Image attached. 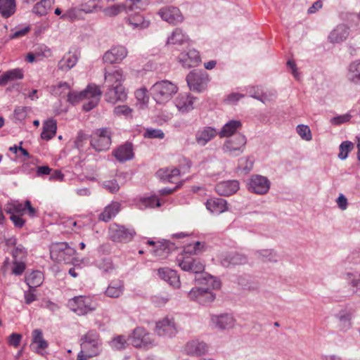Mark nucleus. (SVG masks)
Returning <instances> with one entry per match:
<instances>
[{
  "mask_svg": "<svg viewBox=\"0 0 360 360\" xmlns=\"http://www.w3.org/2000/svg\"><path fill=\"white\" fill-rule=\"evenodd\" d=\"M188 297L198 302L202 305H207L212 303L215 299V294L208 288L202 287L193 288L188 293Z\"/></svg>",
  "mask_w": 360,
  "mask_h": 360,
  "instance_id": "nucleus-11",
  "label": "nucleus"
},
{
  "mask_svg": "<svg viewBox=\"0 0 360 360\" xmlns=\"http://www.w3.org/2000/svg\"><path fill=\"white\" fill-rule=\"evenodd\" d=\"M84 100V94H82V91L79 93L75 91H68V101L72 104H76L80 101Z\"/></svg>",
  "mask_w": 360,
  "mask_h": 360,
  "instance_id": "nucleus-62",
  "label": "nucleus"
},
{
  "mask_svg": "<svg viewBox=\"0 0 360 360\" xmlns=\"http://www.w3.org/2000/svg\"><path fill=\"white\" fill-rule=\"evenodd\" d=\"M188 40L181 29L176 28L167 39V44L181 45Z\"/></svg>",
  "mask_w": 360,
  "mask_h": 360,
  "instance_id": "nucleus-46",
  "label": "nucleus"
},
{
  "mask_svg": "<svg viewBox=\"0 0 360 360\" xmlns=\"http://www.w3.org/2000/svg\"><path fill=\"white\" fill-rule=\"evenodd\" d=\"M179 62L185 68L195 67L200 62L199 52L191 49L186 53H181L179 56Z\"/></svg>",
  "mask_w": 360,
  "mask_h": 360,
  "instance_id": "nucleus-21",
  "label": "nucleus"
},
{
  "mask_svg": "<svg viewBox=\"0 0 360 360\" xmlns=\"http://www.w3.org/2000/svg\"><path fill=\"white\" fill-rule=\"evenodd\" d=\"M80 347L82 352H86L88 357L98 356L102 351V340L96 330H89L80 338Z\"/></svg>",
  "mask_w": 360,
  "mask_h": 360,
  "instance_id": "nucleus-1",
  "label": "nucleus"
},
{
  "mask_svg": "<svg viewBox=\"0 0 360 360\" xmlns=\"http://www.w3.org/2000/svg\"><path fill=\"white\" fill-rule=\"evenodd\" d=\"M158 174L165 180L174 183V179L180 175V171L177 168H167L165 170L160 169Z\"/></svg>",
  "mask_w": 360,
  "mask_h": 360,
  "instance_id": "nucleus-49",
  "label": "nucleus"
},
{
  "mask_svg": "<svg viewBox=\"0 0 360 360\" xmlns=\"http://www.w3.org/2000/svg\"><path fill=\"white\" fill-rule=\"evenodd\" d=\"M111 144V138H100L93 136L91 140V146L97 151H103L109 148Z\"/></svg>",
  "mask_w": 360,
  "mask_h": 360,
  "instance_id": "nucleus-44",
  "label": "nucleus"
},
{
  "mask_svg": "<svg viewBox=\"0 0 360 360\" xmlns=\"http://www.w3.org/2000/svg\"><path fill=\"white\" fill-rule=\"evenodd\" d=\"M68 307L79 316H83L96 309V305L91 298L86 296H76L68 300Z\"/></svg>",
  "mask_w": 360,
  "mask_h": 360,
  "instance_id": "nucleus-5",
  "label": "nucleus"
},
{
  "mask_svg": "<svg viewBox=\"0 0 360 360\" xmlns=\"http://www.w3.org/2000/svg\"><path fill=\"white\" fill-rule=\"evenodd\" d=\"M16 11L15 0H0V14L4 18L13 15Z\"/></svg>",
  "mask_w": 360,
  "mask_h": 360,
  "instance_id": "nucleus-39",
  "label": "nucleus"
},
{
  "mask_svg": "<svg viewBox=\"0 0 360 360\" xmlns=\"http://www.w3.org/2000/svg\"><path fill=\"white\" fill-rule=\"evenodd\" d=\"M5 210L11 214H19L25 212V205L20 202L9 203L6 205Z\"/></svg>",
  "mask_w": 360,
  "mask_h": 360,
  "instance_id": "nucleus-55",
  "label": "nucleus"
},
{
  "mask_svg": "<svg viewBox=\"0 0 360 360\" xmlns=\"http://www.w3.org/2000/svg\"><path fill=\"white\" fill-rule=\"evenodd\" d=\"M127 21L133 28L144 29L149 26L150 22L145 20L144 18L140 15H135L128 18Z\"/></svg>",
  "mask_w": 360,
  "mask_h": 360,
  "instance_id": "nucleus-48",
  "label": "nucleus"
},
{
  "mask_svg": "<svg viewBox=\"0 0 360 360\" xmlns=\"http://www.w3.org/2000/svg\"><path fill=\"white\" fill-rule=\"evenodd\" d=\"M158 274L160 278L168 282L173 287H180V278L176 271L167 268H160L158 270Z\"/></svg>",
  "mask_w": 360,
  "mask_h": 360,
  "instance_id": "nucleus-25",
  "label": "nucleus"
},
{
  "mask_svg": "<svg viewBox=\"0 0 360 360\" xmlns=\"http://www.w3.org/2000/svg\"><path fill=\"white\" fill-rule=\"evenodd\" d=\"M297 132L302 139L306 141H310L312 139L311 130L307 125L299 124L297 127Z\"/></svg>",
  "mask_w": 360,
  "mask_h": 360,
  "instance_id": "nucleus-56",
  "label": "nucleus"
},
{
  "mask_svg": "<svg viewBox=\"0 0 360 360\" xmlns=\"http://www.w3.org/2000/svg\"><path fill=\"white\" fill-rule=\"evenodd\" d=\"M352 115L349 113L334 117L330 120V123L335 125H339L350 120Z\"/></svg>",
  "mask_w": 360,
  "mask_h": 360,
  "instance_id": "nucleus-63",
  "label": "nucleus"
},
{
  "mask_svg": "<svg viewBox=\"0 0 360 360\" xmlns=\"http://www.w3.org/2000/svg\"><path fill=\"white\" fill-rule=\"evenodd\" d=\"M207 209L213 214H221L228 210L226 200L219 198H209L205 203Z\"/></svg>",
  "mask_w": 360,
  "mask_h": 360,
  "instance_id": "nucleus-26",
  "label": "nucleus"
},
{
  "mask_svg": "<svg viewBox=\"0 0 360 360\" xmlns=\"http://www.w3.org/2000/svg\"><path fill=\"white\" fill-rule=\"evenodd\" d=\"M26 268V265L22 260H13L12 274L16 276L21 275Z\"/></svg>",
  "mask_w": 360,
  "mask_h": 360,
  "instance_id": "nucleus-61",
  "label": "nucleus"
},
{
  "mask_svg": "<svg viewBox=\"0 0 360 360\" xmlns=\"http://www.w3.org/2000/svg\"><path fill=\"white\" fill-rule=\"evenodd\" d=\"M44 280V275L40 271H32L29 274H26L25 282L30 288L35 290L36 288L40 286Z\"/></svg>",
  "mask_w": 360,
  "mask_h": 360,
  "instance_id": "nucleus-37",
  "label": "nucleus"
},
{
  "mask_svg": "<svg viewBox=\"0 0 360 360\" xmlns=\"http://www.w3.org/2000/svg\"><path fill=\"white\" fill-rule=\"evenodd\" d=\"M82 94H84V99L88 100L82 106L83 110L87 112L94 108L98 104L102 92L97 85L92 84L88 85L82 91Z\"/></svg>",
  "mask_w": 360,
  "mask_h": 360,
  "instance_id": "nucleus-9",
  "label": "nucleus"
},
{
  "mask_svg": "<svg viewBox=\"0 0 360 360\" xmlns=\"http://www.w3.org/2000/svg\"><path fill=\"white\" fill-rule=\"evenodd\" d=\"M54 0H41L32 8V13L39 16L46 15L51 9Z\"/></svg>",
  "mask_w": 360,
  "mask_h": 360,
  "instance_id": "nucleus-41",
  "label": "nucleus"
},
{
  "mask_svg": "<svg viewBox=\"0 0 360 360\" xmlns=\"http://www.w3.org/2000/svg\"><path fill=\"white\" fill-rule=\"evenodd\" d=\"M57 124L53 119H49L43 124V130L41 134V138L49 141L55 136L56 134Z\"/></svg>",
  "mask_w": 360,
  "mask_h": 360,
  "instance_id": "nucleus-38",
  "label": "nucleus"
},
{
  "mask_svg": "<svg viewBox=\"0 0 360 360\" xmlns=\"http://www.w3.org/2000/svg\"><path fill=\"white\" fill-rule=\"evenodd\" d=\"M12 255L13 260H23L27 256V251L22 245H19L12 251Z\"/></svg>",
  "mask_w": 360,
  "mask_h": 360,
  "instance_id": "nucleus-57",
  "label": "nucleus"
},
{
  "mask_svg": "<svg viewBox=\"0 0 360 360\" xmlns=\"http://www.w3.org/2000/svg\"><path fill=\"white\" fill-rule=\"evenodd\" d=\"M175 105L181 112H187L193 109V98L188 95L180 94L175 100Z\"/></svg>",
  "mask_w": 360,
  "mask_h": 360,
  "instance_id": "nucleus-33",
  "label": "nucleus"
},
{
  "mask_svg": "<svg viewBox=\"0 0 360 360\" xmlns=\"http://www.w3.org/2000/svg\"><path fill=\"white\" fill-rule=\"evenodd\" d=\"M77 56L75 53H68L58 62V67L63 71H68L72 68L77 62Z\"/></svg>",
  "mask_w": 360,
  "mask_h": 360,
  "instance_id": "nucleus-40",
  "label": "nucleus"
},
{
  "mask_svg": "<svg viewBox=\"0 0 360 360\" xmlns=\"http://www.w3.org/2000/svg\"><path fill=\"white\" fill-rule=\"evenodd\" d=\"M349 34V27L345 24H340L330 32L328 39L333 44L340 43L346 40Z\"/></svg>",
  "mask_w": 360,
  "mask_h": 360,
  "instance_id": "nucleus-24",
  "label": "nucleus"
},
{
  "mask_svg": "<svg viewBox=\"0 0 360 360\" xmlns=\"http://www.w3.org/2000/svg\"><path fill=\"white\" fill-rule=\"evenodd\" d=\"M123 11H126L125 3L108 7L103 10V12L107 16H115Z\"/></svg>",
  "mask_w": 360,
  "mask_h": 360,
  "instance_id": "nucleus-54",
  "label": "nucleus"
},
{
  "mask_svg": "<svg viewBox=\"0 0 360 360\" xmlns=\"http://www.w3.org/2000/svg\"><path fill=\"white\" fill-rule=\"evenodd\" d=\"M129 340L130 344L135 347H149L153 345V340L150 334L146 333V330L141 327H138L134 330Z\"/></svg>",
  "mask_w": 360,
  "mask_h": 360,
  "instance_id": "nucleus-12",
  "label": "nucleus"
},
{
  "mask_svg": "<svg viewBox=\"0 0 360 360\" xmlns=\"http://www.w3.org/2000/svg\"><path fill=\"white\" fill-rule=\"evenodd\" d=\"M133 150V145L131 143H126L115 149L112 154L117 161L124 162L133 159L134 156Z\"/></svg>",
  "mask_w": 360,
  "mask_h": 360,
  "instance_id": "nucleus-20",
  "label": "nucleus"
},
{
  "mask_svg": "<svg viewBox=\"0 0 360 360\" xmlns=\"http://www.w3.org/2000/svg\"><path fill=\"white\" fill-rule=\"evenodd\" d=\"M160 18L171 25H177L184 20V16L180 10L174 6H165L158 11Z\"/></svg>",
  "mask_w": 360,
  "mask_h": 360,
  "instance_id": "nucleus-13",
  "label": "nucleus"
},
{
  "mask_svg": "<svg viewBox=\"0 0 360 360\" xmlns=\"http://www.w3.org/2000/svg\"><path fill=\"white\" fill-rule=\"evenodd\" d=\"M76 250L67 243L53 244L50 248V256L52 260L58 263L71 264L75 260Z\"/></svg>",
  "mask_w": 360,
  "mask_h": 360,
  "instance_id": "nucleus-3",
  "label": "nucleus"
},
{
  "mask_svg": "<svg viewBox=\"0 0 360 360\" xmlns=\"http://www.w3.org/2000/svg\"><path fill=\"white\" fill-rule=\"evenodd\" d=\"M218 134L217 130L212 127H205L199 129L195 136L196 143L200 146H205Z\"/></svg>",
  "mask_w": 360,
  "mask_h": 360,
  "instance_id": "nucleus-18",
  "label": "nucleus"
},
{
  "mask_svg": "<svg viewBox=\"0 0 360 360\" xmlns=\"http://www.w3.org/2000/svg\"><path fill=\"white\" fill-rule=\"evenodd\" d=\"M271 182L267 177L254 174L250 176L248 182V189L251 193L259 195L266 194L270 188Z\"/></svg>",
  "mask_w": 360,
  "mask_h": 360,
  "instance_id": "nucleus-8",
  "label": "nucleus"
},
{
  "mask_svg": "<svg viewBox=\"0 0 360 360\" xmlns=\"http://www.w3.org/2000/svg\"><path fill=\"white\" fill-rule=\"evenodd\" d=\"M241 127L240 121L230 120L222 127L221 129L218 132V135L221 138L231 136Z\"/></svg>",
  "mask_w": 360,
  "mask_h": 360,
  "instance_id": "nucleus-36",
  "label": "nucleus"
},
{
  "mask_svg": "<svg viewBox=\"0 0 360 360\" xmlns=\"http://www.w3.org/2000/svg\"><path fill=\"white\" fill-rule=\"evenodd\" d=\"M127 53L124 46H113L104 53L103 60L104 63L109 64L119 63L127 57Z\"/></svg>",
  "mask_w": 360,
  "mask_h": 360,
  "instance_id": "nucleus-15",
  "label": "nucleus"
},
{
  "mask_svg": "<svg viewBox=\"0 0 360 360\" xmlns=\"http://www.w3.org/2000/svg\"><path fill=\"white\" fill-rule=\"evenodd\" d=\"M195 281L198 285H206L205 288H208L209 290L210 289H219L221 287L220 281L207 274H203L199 277H196Z\"/></svg>",
  "mask_w": 360,
  "mask_h": 360,
  "instance_id": "nucleus-32",
  "label": "nucleus"
},
{
  "mask_svg": "<svg viewBox=\"0 0 360 360\" xmlns=\"http://www.w3.org/2000/svg\"><path fill=\"white\" fill-rule=\"evenodd\" d=\"M177 91V86L169 80L157 82L151 88L153 98L160 104L169 101Z\"/></svg>",
  "mask_w": 360,
  "mask_h": 360,
  "instance_id": "nucleus-2",
  "label": "nucleus"
},
{
  "mask_svg": "<svg viewBox=\"0 0 360 360\" xmlns=\"http://www.w3.org/2000/svg\"><path fill=\"white\" fill-rule=\"evenodd\" d=\"M102 185L103 188L112 193H117L120 189V186L116 179L105 181Z\"/></svg>",
  "mask_w": 360,
  "mask_h": 360,
  "instance_id": "nucleus-60",
  "label": "nucleus"
},
{
  "mask_svg": "<svg viewBox=\"0 0 360 360\" xmlns=\"http://www.w3.org/2000/svg\"><path fill=\"white\" fill-rule=\"evenodd\" d=\"M96 265L105 274H111L117 269L110 258H102L96 262Z\"/></svg>",
  "mask_w": 360,
  "mask_h": 360,
  "instance_id": "nucleus-47",
  "label": "nucleus"
},
{
  "mask_svg": "<svg viewBox=\"0 0 360 360\" xmlns=\"http://www.w3.org/2000/svg\"><path fill=\"white\" fill-rule=\"evenodd\" d=\"M70 86L67 82H60L56 86L51 87V92L53 95L58 97H65L68 95Z\"/></svg>",
  "mask_w": 360,
  "mask_h": 360,
  "instance_id": "nucleus-50",
  "label": "nucleus"
},
{
  "mask_svg": "<svg viewBox=\"0 0 360 360\" xmlns=\"http://www.w3.org/2000/svg\"><path fill=\"white\" fill-rule=\"evenodd\" d=\"M132 109L129 106L123 105H117L114 108L113 113L116 116H124L125 118L131 117Z\"/></svg>",
  "mask_w": 360,
  "mask_h": 360,
  "instance_id": "nucleus-52",
  "label": "nucleus"
},
{
  "mask_svg": "<svg viewBox=\"0 0 360 360\" xmlns=\"http://www.w3.org/2000/svg\"><path fill=\"white\" fill-rule=\"evenodd\" d=\"M124 291V283L123 281L117 279L110 281L106 290L105 295L111 298L120 297Z\"/></svg>",
  "mask_w": 360,
  "mask_h": 360,
  "instance_id": "nucleus-27",
  "label": "nucleus"
},
{
  "mask_svg": "<svg viewBox=\"0 0 360 360\" xmlns=\"http://www.w3.org/2000/svg\"><path fill=\"white\" fill-rule=\"evenodd\" d=\"M353 148V143L349 141H343L340 146V153L338 154V158L340 160H345L349 152Z\"/></svg>",
  "mask_w": 360,
  "mask_h": 360,
  "instance_id": "nucleus-53",
  "label": "nucleus"
},
{
  "mask_svg": "<svg viewBox=\"0 0 360 360\" xmlns=\"http://www.w3.org/2000/svg\"><path fill=\"white\" fill-rule=\"evenodd\" d=\"M248 262L247 257L239 252H229L225 255L221 261V264L225 267L231 266L243 265Z\"/></svg>",
  "mask_w": 360,
  "mask_h": 360,
  "instance_id": "nucleus-23",
  "label": "nucleus"
},
{
  "mask_svg": "<svg viewBox=\"0 0 360 360\" xmlns=\"http://www.w3.org/2000/svg\"><path fill=\"white\" fill-rule=\"evenodd\" d=\"M348 81L355 85H360V59L351 63L347 74Z\"/></svg>",
  "mask_w": 360,
  "mask_h": 360,
  "instance_id": "nucleus-30",
  "label": "nucleus"
},
{
  "mask_svg": "<svg viewBox=\"0 0 360 360\" xmlns=\"http://www.w3.org/2000/svg\"><path fill=\"white\" fill-rule=\"evenodd\" d=\"M31 349L40 355H44L45 349L49 347L48 342L44 338L41 329H34L32 333Z\"/></svg>",
  "mask_w": 360,
  "mask_h": 360,
  "instance_id": "nucleus-16",
  "label": "nucleus"
},
{
  "mask_svg": "<svg viewBox=\"0 0 360 360\" xmlns=\"http://www.w3.org/2000/svg\"><path fill=\"white\" fill-rule=\"evenodd\" d=\"M186 82L191 90L202 92L209 82L208 75L205 71L195 70L188 74Z\"/></svg>",
  "mask_w": 360,
  "mask_h": 360,
  "instance_id": "nucleus-7",
  "label": "nucleus"
},
{
  "mask_svg": "<svg viewBox=\"0 0 360 360\" xmlns=\"http://www.w3.org/2000/svg\"><path fill=\"white\" fill-rule=\"evenodd\" d=\"M177 262L180 268L185 271L198 274L205 270V265L198 259L190 256H182L177 259Z\"/></svg>",
  "mask_w": 360,
  "mask_h": 360,
  "instance_id": "nucleus-10",
  "label": "nucleus"
},
{
  "mask_svg": "<svg viewBox=\"0 0 360 360\" xmlns=\"http://www.w3.org/2000/svg\"><path fill=\"white\" fill-rule=\"evenodd\" d=\"M335 317L338 321V326L341 330L347 331L351 328L352 315L349 311H341L335 315Z\"/></svg>",
  "mask_w": 360,
  "mask_h": 360,
  "instance_id": "nucleus-42",
  "label": "nucleus"
},
{
  "mask_svg": "<svg viewBox=\"0 0 360 360\" xmlns=\"http://www.w3.org/2000/svg\"><path fill=\"white\" fill-rule=\"evenodd\" d=\"M247 139L243 134L238 133L233 137L227 139L223 146L222 150L231 157H238L245 150Z\"/></svg>",
  "mask_w": 360,
  "mask_h": 360,
  "instance_id": "nucleus-4",
  "label": "nucleus"
},
{
  "mask_svg": "<svg viewBox=\"0 0 360 360\" xmlns=\"http://www.w3.org/2000/svg\"><path fill=\"white\" fill-rule=\"evenodd\" d=\"M257 258L264 262H276L277 255L276 252L272 249H264L257 250L255 253Z\"/></svg>",
  "mask_w": 360,
  "mask_h": 360,
  "instance_id": "nucleus-45",
  "label": "nucleus"
},
{
  "mask_svg": "<svg viewBox=\"0 0 360 360\" xmlns=\"http://www.w3.org/2000/svg\"><path fill=\"white\" fill-rule=\"evenodd\" d=\"M127 98V92L122 84L108 86L105 94V99L108 103L115 104L117 102H123Z\"/></svg>",
  "mask_w": 360,
  "mask_h": 360,
  "instance_id": "nucleus-14",
  "label": "nucleus"
},
{
  "mask_svg": "<svg viewBox=\"0 0 360 360\" xmlns=\"http://www.w3.org/2000/svg\"><path fill=\"white\" fill-rule=\"evenodd\" d=\"M120 210V203L113 202L104 208V210L99 214L98 219L101 221L108 222L117 215Z\"/></svg>",
  "mask_w": 360,
  "mask_h": 360,
  "instance_id": "nucleus-34",
  "label": "nucleus"
},
{
  "mask_svg": "<svg viewBox=\"0 0 360 360\" xmlns=\"http://www.w3.org/2000/svg\"><path fill=\"white\" fill-rule=\"evenodd\" d=\"M29 108L25 106H18L14 110V118L17 121H22L27 116Z\"/></svg>",
  "mask_w": 360,
  "mask_h": 360,
  "instance_id": "nucleus-58",
  "label": "nucleus"
},
{
  "mask_svg": "<svg viewBox=\"0 0 360 360\" xmlns=\"http://www.w3.org/2000/svg\"><path fill=\"white\" fill-rule=\"evenodd\" d=\"M112 349L115 350H122L124 349L127 345V340L123 335H117L113 338L109 342Z\"/></svg>",
  "mask_w": 360,
  "mask_h": 360,
  "instance_id": "nucleus-51",
  "label": "nucleus"
},
{
  "mask_svg": "<svg viewBox=\"0 0 360 360\" xmlns=\"http://www.w3.org/2000/svg\"><path fill=\"white\" fill-rule=\"evenodd\" d=\"M211 323L219 330H229L233 328L235 319L228 314L212 315L211 316Z\"/></svg>",
  "mask_w": 360,
  "mask_h": 360,
  "instance_id": "nucleus-17",
  "label": "nucleus"
},
{
  "mask_svg": "<svg viewBox=\"0 0 360 360\" xmlns=\"http://www.w3.org/2000/svg\"><path fill=\"white\" fill-rule=\"evenodd\" d=\"M207 345L202 341L194 340L188 342L186 345V352L191 355L200 356L207 351Z\"/></svg>",
  "mask_w": 360,
  "mask_h": 360,
  "instance_id": "nucleus-28",
  "label": "nucleus"
},
{
  "mask_svg": "<svg viewBox=\"0 0 360 360\" xmlns=\"http://www.w3.org/2000/svg\"><path fill=\"white\" fill-rule=\"evenodd\" d=\"M136 235L133 228H127L123 225L112 224L109 228L110 238L117 243L130 242Z\"/></svg>",
  "mask_w": 360,
  "mask_h": 360,
  "instance_id": "nucleus-6",
  "label": "nucleus"
},
{
  "mask_svg": "<svg viewBox=\"0 0 360 360\" xmlns=\"http://www.w3.org/2000/svg\"><path fill=\"white\" fill-rule=\"evenodd\" d=\"M155 330L159 336L165 337H172L176 331L173 319L167 317L157 322Z\"/></svg>",
  "mask_w": 360,
  "mask_h": 360,
  "instance_id": "nucleus-19",
  "label": "nucleus"
},
{
  "mask_svg": "<svg viewBox=\"0 0 360 360\" xmlns=\"http://www.w3.org/2000/svg\"><path fill=\"white\" fill-rule=\"evenodd\" d=\"M174 249V244L167 240L158 242V245L154 250V255L160 259H165Z\"/></svg>",
  "mask_w": 360,
  "mask_h": 360,
  "instance_id": "nucleus-35",
  "label": "nucleus"
},
{
  "mask_svg": "<svg viewBox=\"0 0 360 360\" xmlns=\"http://www.w3.org/2000/svg\"><path fill=\"white\" fill-rule=\"evenodd\" d=\"M135 96L136 99L143 105L148 102V96L145 89H140L136 91Z\"/></svg>",
  "mask_w": 360,
  "mask_h": 360,
  "instance_id": "nucleus-64",
  "label": "nucleus"
},
{
  "mask_svg": "<svg viewBox=\"0 0 360 360\" xmlns=\"http://www.w3.org/2000/svg\"><path fill=\"white\" fill-rule=\"evenodd\" d=\"M144 136L148 139H162L165 137V134L161 129H147L144 134Z\"/></svg>",
  "mask_w": 360,
  "mask_h": 360,
  "instance_id": "nucleus-59",
  "label": "nucleus"
},
{
  "mask_svg": "<svg viewBox=\"0 0 360 360\" xmlns=\"http://www.w3.org/2000/svg\"><path fill=\"white\" fill-rule=\"evenodd\" d=\"M104 76L108 87L122 84V82L124 80L123 70L120 68L116 69L112 72L105 71Z\"/></svg>",
  "mask_w": 360,
  "mask_h": 360,
  "instance_id": "nucleus-29",
  "label": "nucleus"
},
{
  "mask_svg": "<svg viewBox=\"0 0 360 360\" xmlns=\"http://www.w3.org/2000/svg\"><path fill=\"white\" fill-rule=\"evenodd\" d=\"M239 189V183L236 180L224 181L218 183L215 186L216 192L220 195L229 196Z\"/></svg>",
  "mask_w": 360,
  "mask_h": 360,
  "instance_id": "nucleus-22",
  "label": "nucleus"
},
{
  "mask_svg": "<svg viewBox=\"0 0 360 360\" xmlns=\"http://www.w3.org/2000/svg\"><path fill=\"white\" fill-rule=\"evenodd\" d=\"M23 77L24 73L22 69L15 68L6 71L0 76V86H4L9 82L22 79Z\"/></svg>",
  "mask_w": 360,
  "mask_h": 360,
  "instance_id": "nucleus-31",
  "label": "nucleus"
},
{
  "mask_svg": "<svg viewBox=\"0 0 360 360\" xmlns=\"http://www.w3.org/2000/svg\"><path fill=\"white\" fill-rule=\"evenodd\" d=\"M126 12L139 11L146 8L149 5V0H126Z\"/></svg>",
  "mask_w": 360,
  "mask_h": 360,
  "instance_id": "nucleus-43",
  "label": "nucleus"
}]
</instances>
